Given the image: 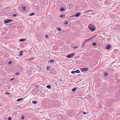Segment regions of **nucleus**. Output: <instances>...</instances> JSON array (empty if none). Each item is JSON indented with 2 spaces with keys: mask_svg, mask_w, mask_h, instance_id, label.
Masks as SVG:
<instances>
[{
  "mask_svg": "<svg viewBox=\"0 0 120 120\" xmlns=\"http://www.w3.org/2000/svg\"><path fill=\"white\" fill-rule=\"evenodd\" d=\"M111 48V46L109 44L108 45L105 47V48L106 49H107L108 50L110 49Z\"/></svg>",
  "mask_w": 120,
  "mask_h": 120,
  "instance_id": "nucleus-6",
  "label": "nucleus"
},
{
  "mask_svg": "<svg viewBox=\"0 0 120 120\" xmlns=\"http://www.w3.org/2000/svg\"><path fill=\"white\" fill-rule=\"evenodd\" d=\"M17 14H15L13 15H12V16L14 17H15L16 16Z\"/></svg>",
  "mask_w": 120,
  "mask_h": 120,
  "instance_id": "nucleus-31",
  "label": "nucleus"
},
{
  "mask_svg": "<svg viewBox=\"0 0 120 120\" xmlns=\"http://www.w3.org/2000/svg\"><path fill=\"white\" fill-rule=\"evenodd\" d=\"M75 72L77 73H79L80 72V71L79 70H77L75 71Z\"/></svg>",
  "mask_w": 120,
  "mask_h": 120,
  "instance_id": "nucleus-11",
  "label": "nucleus"
},
{
  "mask_svg": "<svg viewBox=\"0 0 120 120\" xmlns=\"http://www.w3.org/2000/svg\"><path fill=\"white\" fill-rule=\"evenodd\" d=\"M34 59V57L30 58H29V60L30 61V60H33Z\"/></svg>",
  "mask_w": 120,
  "mask_h": 120,
  "instance_id": "nucleus-21",
  "label": "nucleus"
},
{
  "mask_svg": "<svg viewBox=\"0 0 120 120\" xmlns=\"http://www.w3.org/2000/svg\"><path fill=\"white\" fill-rule=\"evenodd\" d=\"M46 87L47 88L49 89L51 88V86L50 85H47L46 86Z\"/></svg>",
  "mask_w": 120,
  "mask_h": 120,
  "instance_id": "nucleus-15",
  "label": "nucleus"
},
{
  "mask_svg": "<svg viewBox=\"0 0 120 120\" xmlns=\"http://www.w3.org/2000/svg\"><path fill=\"white\" fill-rule=\"evenodd\" d=\"M65 8H62L60 9V10L62 11H65Z\"/></svg>",
  "mask_w": 120,
  "mask_h": 120,
  "instance_id": "nucleus-16",
  "label": "nucleus"
},
{
  "mask_svg": "<svg viewBox=\"0 0 120 120\" xmlns=\"http://www.w3.org/2000/svg\"><path fill=\"white\" fill-rule=\"evenodd\" d=\"M11 118L10 117H9L8 118V120H11Z\"/></svg>",
  "mask_w": 120,
  "mask_h": 120,
  "instance_id": "nucleus-36",
  "label": "nucleus"
},
{
  "mask_svg": "<svg viewBox=\"0 0 120 120\" xmlns=\"http://www.w3.org/2000/svg\"><path fill=\"white\" fill-rule=\"evenodd\" d=\"M12 20H9L8 19L7 20H5L4 21V22L5 23H10V22H12Z\"/></svg>",
  "mask_w": 120,
  "mask_h": 120,
  "instance_id": "nucleus-4",
  "label": "nucleus"
},
{
  "mask_svg": "<svg viewBox=\"0 0 120 120\" xmlns=\"http://www.w3.org/2000/svg\"><path fill=\"white\" fill-rule=\"evenodd\" d=\"M20 73L19 72H17L15 74V75H19Z\"/></svg>",
  "mask_w": 120,
  "mask_h": 120,
  "instance_id": "nucleus-27",
  "label": "nucleus"
},
{
  "mask_svg": "<svg viewBox=\"0 0 120 120\" xmlns=\"http://www.w3.org/2000/svg\"><path fill=\"white\" fill-rule=\"evenodd\" d=\"M77 88H73L72 90V91L73 92H74L77 89Z\"/></svg>",
  "mask_w": 120,
  "mask_h": 120,
  "instance_id": "nucleus-10",
  "label": "nucleus"
},
{
  "mask_svg": "<svg viewBox=\"0 0 120 120\" xmlns=\"http://www.w3.org/2000/svg\"><path fill=\"white\" fill-rule=\"evenodd\" d=\"M97 35H95V36L91 37V38H89V39H87V41H88V40H89L90 39H91L92 38H94V37H95L96 36H97Z\"/></svg>",
  "mask_w": 120,
  "mask_h": 120,
  "instance_id": "nucleus-12",
  "label": "nucleus"
},
{
  "mask_svg": "<svg viewBox=\"0 0 120 120\" xmlns=\"http://www.w3.org/2000/svg\"><path fill=\"white\" fill-rule=\"evenodd\" d=\"M86 43H85V42H83V43L82 45V48H83L84 46L85 45V44Z\"/></svg>",
  "mask_w": 120,
  "mask_h": 120,
  "instance_id": "nucleus-20",
  "label": "nucleus"
},
{
  "mask_svg": "<svg viewBox=\"0 0 120 120\" xmlns=\"http://www.w3.org/2000/svg\"><path fill=\"white\" fill-rule=\"evenodd\" d=\"M35 14V13L33 12L31 13L29 15V16H32Z\"/></svg>",
  "mask_w": 120,
  "mask_h": 120,
  "instance_id": "nucleus-24",
  "label": "nucleus"
},
{
  "mask_svg": "<svg viewBox=\"0 0 120 120\" xmlns=\"http://www.w3.org/2000/svg\"><path fill=\"white\" fill-rule=\"evenodd\" d=\"M24 116H23V117L22 116V119H24Z\"/></svg>",
  "mask_w": 120,
  "mask_h": 120,
  "instance_id": "nucleus-41",
  "label": "nucleus"
},
{
  "mask_svg": "<svg viewBox=\"0 0 120 120\" xmlns=\"http://www.w3.org/2000/svg\"><path fill=\"white\" fill-rule=\"evenodd\" d=\"M9 93L8 92H6L5 93V94H9Z\"/></svg>",
  "mask_w": 120,
  "mask_h": 120,
  "instance_id": "nucleus-35",
  "label": "nucleus"
},
{
  "mask_svg": "<svg viewBox=\"0 0 120 120\" xmlns=\"http://www.w3.org/2000/svg\"><path fill=\"white\" fill-rule=\"evenodd\" d=\"M83 114L84 115H85V114H86V113L85 112H83Z\"/></svg>",
  "mask_w": 120,
  "mask_h": 120,
  "instance_id": "nucleus-39",
  "label": "nucleus"
},
{
  "mask_svg": "<svg viewBox=\"0 0 120 120\" xmlns=\"http://www.w3.org/2000/svg\"><path fill=\"white\" fill-rule=\"evenodd\" d=\"M88 28L91 30V32L94 31L96 29V28L93 25L90 24L88 26Z\"/></svg>",
  "mask_w": 120,
  "mask_h": 120,
  "instance_id": "nucleus-1",
  "label": "nucleus"
},
{
  "mask_svg": "<svg viewBox=\"0 0 120 120\" xmlns=\"http://www.w3.org/2000/svg\"><path fill=\"white\" fill-rule=\"evenodd\" d=\"M78 47V46H77L73 47V48L74 49L77 48Z\"/></svg>",
  "mask_w": 120,
  "mask_h": 120,
  "instance_id": "nucleus-33",
  "label": "nucleus"
},
{
  "mask_svg": "<svg viewBox=\"0 0 120 120\" xmlns=\"http://www.w3.org/2000/svg\"><path fill=\"white\" fill-rule=\"evenodd\" d=\"M26 39L25 38H24V39H21L19 40V41H25L26 40Z\"/></svg>",
  "mask_w": 120,
  "mask_h": 120,
  "instance_id": "nucleus-7",
  "label": "nucleus"
},
{
  "mask_svg": "<svg viewBox=\"0 0 120 120\" xmlns=\"http://www.w3.org/2000/svg\"><path fill=\"white\" fill-rule=\"evenodd\" d=\"M45 37L46 38H47L48 37V36L47 34H46L45 35Z\"/></svg>",
  "mask_w": 120,
  "mask_h": 120,
  "instance_id": "nucleus-30",
  "label": "nucleus"
},
{
  "mask_svg": "<svg viewBox=\"0 0 120 120\" xmlns=\"http://www.w3.org/2000/svg\"><path fill=\"white\" fill-rule=\"evenodd\" d=\"M32 103L33 104H35L37 103V102L36 101H32Z\"/></svg>",
  "mask_w": 120,
  "mask_h": 120,
  "instance_id": "nucleus-18",
  "label": "nucleus"
},
{
  "mask_svg": "<svg viewBox=\"0 0 120 120\" xmlns=\"http://www.w3.org/2000/svg\"><path fill=\"white\" fill-rule=\"evenodd\" d=\"M64 23L65 25H67L68 24V22L67 21L65 22H64Z\"/></svg>",
  "mask_w": 120,
  "mask_h": 120,
  "instance_id": "nucleus-26",
  "label": "nucleus"
},
{
  "mask_svg": "<svg viewBox=\"0 0 120 120\" xmlns=\"http://www.w3.org/2000/svg\"><path fill=\"white\" fill-rule=\"evenodd\" d=\"M81 14L80 12H78L75 15L72 16H75L76 17H78Z\"/></svg>",
  "mask_w": 120,
  "mask_h": 120,
  "instance_id": "nucleus-5",
  "label": "nucleus"
},
{
  "mask_svg": "<svg viewBox=\"0 0 120 120\" xmlns=\"http://www.w3.org/2000/svg\"><path fill=\"white\" fill-rule=\"evenodd\" d=\"M12 63V61H9L8 62V63L9 64H11Z\"/></svg>",
  "mask_w": 120,
  "mask_h": 120,
  "instance_id": "nucleus-32",
  "label": "nucleus"
},
{
  "mask_svg": "<svg viewBox=\"0 0 120 120\" xmlns=\"http://www.w3.org/2000/svg\"><path fill=\"white\" fill-rule=\"evenodd\" d=\"M87 41V39L85 41H84V42H85V43H86Z\"/></svg>",
  "mask_w": 120,
  "mask_h": 120,
  "instance_id": "nucleus-34",
  "label": "nucleus"
},
{
  "mask_svg": "<svg viewBox=\"0 0 120 120\" xmlns=\"http://www.w3.org/2000/svg\"><path fill=\"white\" fill-rule=\"evenodd\" d=\"M108 75V73H107L105 72V74H104V75L105 76H107Z\"/></svg>",
  "mask_w": 120,
  "mask_h": 120,
  "instance_id": "nucleus-28",
  "label": "nucleus"
},
{
  "mask_svg": "<svg viewBox=\"0 0 120 120\" xmlns=\"http://www.w3.org/2000/svg\"><path fill=\"white\" fill-rule=\"evenodd\" d=\"M22 98H21L20 99H17V102H19V101L21 100H22Z\"/></svg>",
  "mask_w": 120,
  "mask_h": 120,
  "instance_id": "nucleus-8",
  "label": "nucleus"
},
{
  "mask_svg": "<svg viewBox=\"0 0 120 120\" xmlns=\"http://www.w3.org/2000/svg\"><path fill=\"white\" fill-rule=\"evenodd\" d=\"M49 61L50 63H52L54 62V61L53 60H50Z\"/></svg>",
  "mask_w": 120,
  "mask_h": 120,
  "instance_id": "nucleus-25",
  "label": "nucleus"
},
{
  "mask_svg": "<svg viewBox=\"0 0 120 120\" xmlns=\"http://www.w3.org/2000/svg\"><path fill=\"white\" fill-rule=\"evenodd\" d=\"M75 72V71H72L71 72V73L72 74H74Z\"/></svg>",
  "mask_w": 120,
  "mask_h": 120,
  "instance_id": "nucleus-29",
  "label": "nucleus"
},
{
  "mask_svg": "<svg viewBox=\"0 0 120 120\" xmlns=\"http://www.w3.org/2000/svg\"><path fill=\"white\" fill-rule=\"evenodd\" d=\"M35 87H38V86H35Z\"/></svg>",
  "mask_w": 120,
  "mask_h": 120,
  "instance_id": "nucleus-44",
  "label": "nucleus"
},
{
  "mask_svg": "<svg viewBox=\"0 0 120 120\" xmlns=\"http://www.w3.org/2000/svg\"><path fill=\"white\" fill-rule=\"evenodd\" d=\"M59 80H60V81H63L62 80V79H60Z\"/></svg>",
  "mask_w": 120,
  "mask_h": 120,
  "instance_id": "nucleus-42",
  "label": "nucleus"
},
{
  "mask_svg": "<svg viewBox=\"0 0 120 120\" xmlns=\"http://www.w3.org/2000/svg\"><path fill=\"white\" fill-rule=\"evenodd\" d=\"M8 8V7H7L5 8V9H7V8Z\"/></svg>",
  "mask_w": 120,
  "mask_h": 120,
  "instance_id": "nucleus-43",
  "label": "nucleus"
},
{
  "mask_svg": "<svg viewBox=\"0 0 120 120\" xmlns=\"http://www.w3.org/2000/svg\"><path fill=\"white\" fill-rule=\"evenodd\" d=\"M51 68V66H48V67H46V68L47 69V71H48Z\"/></svg>",
  "mask_w": 120,
  "mask_h": 120,
  "instance_id": "nucleus-9",
  "label": "nucleus"
},
{
  "mask_svg": "<svg viewBox=\"0 0 120 120\" xmlns=\"http://www.w3.org/2000/svg\"><path fill=\"white\" fill-rule=\"evenodd\" d=\"M65 15H61L60 16V17L62 18H63L65 17Z\"/></svg>",
  "mask_w": 120,
  "mask_h": 120,
  "instance_id": "nucleus-17",
  "label": "nucleus"
},
{
  "mask_svg": "<svg viewBox=\"0 0 120 120\" xmlns=\"http://www.w3.org/2000/svg\"><path fill=\"white\" fill-rule=\"evenodd\" d=\"M104 35H105V34H104Z\"/></svg>",
  "mask_w": 120,
  "mask_h": 120,
  "instance_id": "nucleus-46",
  "label": "nucleus"
},
{
  "mask_svg": "<svg viewBox=\"0 0 120 120\" xmlns=\"http://www.w3.org/2000/svg\"><path fill=\"white\" fill-rule=\"evenodd\" d=\"M116 17H115V19H116ZM116 19H117V20H118L119 19L118 18V17H116Z\"/></svg>",
  "mask_w": 120,
  "mask_h": 120,
  "instance_id": "nucleus-37",
  "label": "nucleus"
},
{
  "mask_svg": "<svg viewBox=\"0 0 120 120\" xmlns=\"http://www.w3.org/2000/svg\"><path fill=\"white\" fill-rule=\"evenodd\" d=\"M59 0H55L54 1H55V2H58Z\"/></svg>",
  "mask_w": 120,
  "mask_h": 120,
  "instance_id": "nucleus-38",
  "label": "nucleus"
},
{
  "mask_svg": "<svg viewBox=\"0 0 120 120\" xmlns=\"http://www.w3.org/2000/svg\"><path fill=\"white\" fill-rule=\"evenodd\" d=\"M93 11H94V10H86L85 11L86 12H90V11L93 12Z\"/></svg>",
  "mask_w": 120,
  "mask_h": 120,
  "instance_id": "nucleus-14",
  "label": "nucleus"
},
{
  "mask_svg": "<svg viewBox=\"0 0 120 120\" xmlns=\"http://www.w3.org/2000/svg\"><path fill=\"white\" fill-rule=\"evenodd\" d=\"M26 8L24 6H22V9L23 10H25Z\"/></svg>",
  "mask_w": 120,
  "mask_h": 120,
  "instance_id": "nucleus-19",
  "label": "nucleus"
},
{
  "mask_svg": "<svg viewBox=\"0 0 120 120\" xmlns=\"http://www.w3.org/2000/svg\"><path fill=\"white\" fill-rule=\"evenodd\" d=\"M14 79V78H12V79H10L11 81Z\"/></svg>",
  "mask_w": 120,
  "mask_h": 120,
  "instance_id": "nucleus-40",
  "label": "nucleus"
},
{
  "mask_svg": "<svg viewBox=\"0 0 120 120\" xmlns=\"http://www.w3.org/2000/svg\"><path fill=\"white\" fill-rule=\"evenodd\" d=\"M23 51H21L20 52V54L19 55L20 56H21L22 55Z\"/></svg>",
  "mask_w": 120,
  "mask_h": 120,
  "instance_id": "nucleus-13",
  "label": "nucleus"
},
{
  "mask_svg": "<svg viewBox=\"0 0 120 120\" xmlns=\"http://www.w3.org/2000/svg\"><path fill=\"white\" fill-rule=\"evenodd\" d=\"M96 43L95 42H94L92 43V45L93 46H96Z\"/></svg>",
  "mask_w": 120,
  "mask_h": 120,
  "instance_id": "nucleus-23",
  "label": "nucleus"
},
{
  "mask_svg": "<svg viewBox=\"0 0 120 120\" xmlns=\"http://www.w3.org/2000/svg\"><path fill=\"white\" fill-rule=\"evenodd\" d=\"M57 29L59 31H60L61 30V29L60 27H57Z\"/></svg>",
  "mask_w": 120,
  "mask_h": 120,
  "instance_id": "nucleus-22",
  "label": "nucleus"
},
{
  "mask_svg": "<svg viewBox=\"0 0 120 120\" xmlns=\"http://www.w3.org/2000/svg\"><path fill=\"white\" fill-rule=\"evenodd\" d=\"M89 68H82L80 69L81 71L83 72H85L87 71L88 70Z\"/></svg>",
  "mask_w": 120,
  "mask_h": 120,
  "instance_id": "nucleus-2",
  "label": "nucleus"
},
{
  "mask_svg": "<svg viewBox=\"0 0 120 120\" xmlns=\"http://www.w3.org/2000/svg\"><path fill=\"white\" fill-rule=\"evenodd\" d=\"M39 69H41V68H39Z\"/></svg>",
  "mask_w": 120,
  "mask_h": 120,
  "instance_id": "nucleus-45",
  "label": "nucleus"
},
{
  "mask_svg": "<svg viewBox=\"0 0 120 120\" xmlns=\"http://www.w3.org/2000/svg\"><path fill=\"white\" fill-rule=\"evenodd\" d=\"M75 54V53H70L67 55L66 57L68 58H71L74 56Z\"/></svg>",
  "mask_w": 120,
  "mask_h": 120,
  "instance_id": "nucleus-3",
  "label": "nucleus"
}]
</instances>
